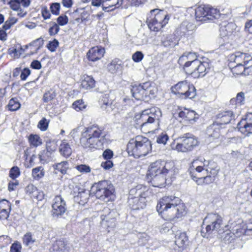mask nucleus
Returning a JSON list of instances; mask_svg holds the SVG:
<instances>
[{
    "instance_id": "nucleus-1",
    "label": "nucleus",
    "mask_w": 252,
    "mask_h": 252,
    "mask_svg": "<svg viewBox=\"0 0 252 252\" xmlns=\"http://www.w3.org/2000/svg\"><path fill=\"white\" fill-rule=\"evenodd\" d=\"M176 173L173 162L158 160L152 162L148 168V176L151 179L153 186L161 188L171 179Z\"/></svg>"
},
{
    "instance_id": "nucleus-2",
    "label": "nucleus",
    "mask_w": 252,
    "mask_h": 252,
    "mask_svg": "<svg viewBox=\"0 0 252 252\" xmlns=\"http://www.w3.org/2000/svg\"><path fill=\"white\" fill-rule=\"evenodd\" d=\"M107 142L103 129L97 125H92L84 128L80 138V146L87 151H94L102 149Z\"/></svg>"
},
{
    "instance_id": "nucleus-3",
    "label": "nucleus",
    "mask_w": 252,
    "mask_h": 252,
    "mask_svg": "<svg viewBox=\"0 0 252 252\" xmlns=\"http://www.w3.org/2000/svg\"><path fill=\"white\" fill-rule=\"evenodd\" d=\"M159 214H163L172 219L179 218L186 213V206L181 200L173 195L165 196L161 198L157 205Z\"/></svg>"
},
{
    "instance_id": "nucleus-4",
    "label": "nucleus",
    "mask_w": 252,
    "mask_h": 252,
    "mask_svg": "<svg viewBox=\"0 0 252 252\" xmlns=\"http://www.w3.org/2000/svg\"><path fill=\"white\" fill-rule=\"evenodd\" d=\"M161 112L159 108L153 107L143 110L141 113L135 115L134 119L137 127L140 128L145 133H149L154 130V123L158 121L161 117Z\"/></svg>"
},
{
    "instance_id": "nucleus-5",
    "label": "nucleus",
    "mask_w": 252,
    "mask_h": 252,
    "mask_svg": "<svg viewBox=\"0 0 252 252\" xmlns=\"http://www.w3.org/2000/svg\"><path fill=\"white\" fill-rule=\"evenodd\" d=\"M152 150L150 140L142 135H138L129 140L127 145L128 154L135 158L144 157Z\"/></svg>"
},
{
    "instance_id": "nucleus-6",
    "label": "nucleus",
    "mask_w": 252,
    "mask_h": 252,
    "mask_svg": "<svg viewBox=\"0 0 252 252\" xmlns=\"http://www.w3.org/2000/svg\"><path fill=\"white\" fill-rule=\"evenodd\" d=\"M150 193L148 188L141 185L131 189L129 192L128 205L133 210L143 208L146 205V198Z\"/></svg>"
},
{
    "instance_id": "nucleus-7",
    "label": "nucleus",
    "mask_w": 252,
    "mask_h": 252,
    "mask_svg": "<svg viewBox=\"0 0 252 252\" xmlns=\"http://www.w3.org/2000/svg\"><path fill=\"white\" fill-rule=\"evenodd\" d=\"M92 193L96 197L105 202L113 200L115 198V189L113 186L107 181H101L93 185Z\"/></svg>"
},
{
    "instance_id": "nucleus-8",
    "label": "nucleus",
    "mask_w": 252,
    "mask_h": 252,
    "mask_svg": "<svg viewBox=\"0 0 252 252\" xmlns=\"http://www.w3.org/2000/svg\"><path fill=\"white\" fill-rule=\"evenodd\" d=\"M169 17L163 11L155 9L150 11V16L147 19L149 28L158 32L168 22Z\"/></svg>"
},
{
    "instance_id": "nucleus-9",
    "label": "nucleus",
    "mask_w": 252,
    "mask_h": 252,
    "mask_svg": "<svg viewBox=\"0 0 252 252\" xmlns=\"http://www.w3.org/2000/svg\"><path fill=\"white\" fill-rule=\"evenodd\" d=\"M172 92L189 98H194L196 94L194 86L186 80L179 82L176 84L172 88Z\"/></svg>"
},
{
    "instance_id": "nucleus-10",
    "label": "nucleus",
    "mask_w": 252,
    "mask_h": 252,
    "mask_svg": "<svg viewBox=\"0 0 252 252\" xmlns=\"http://www.w3.org/2000/svg\"><path fill=\"white\" fill-rule=\"evenodd\" d=\"M205 164L198 159L193 160L189 168V173L193 180L197 179L198 180L207 173L209 168L205 167Z\"/></svg>"
},
{
    "instance_id": "nucleus-11",
    "label": "nucleus",
    "mask_w": 252,
    "mask_h": 252,
    "mask_svg": "<svg viewBox=\"0 0 252 252\" xmlns=\"http://www.w3.org/2000/svg\"><path fill=\"white\" fill-rule=\"evenodd\" d=\"M117 215V213L116 211L111 210L107 207L104 208L100 215L101 224L105 227L115 226Z\"/></svg>"
},
{
    "instance_id": "nucleus-12",
    "label": "nucleus",
    "mask_w": 252,
    "mask_h": 252,
    "mask_svg": "<svg viewBox=\"0 0 252 252\" xmlns=\"http://www.w3.org/2000/svg\"><path fill=\"white\" fill-rule=\"evenodd\" d=\"M188 241V238L186 233H179L176 235L175 240L171 242L168 247L174 252H182L184 250Z\"/></svg>"
},
{
    "instance_id": "nucleus-13",
    "label": "nucleus",
    "mask_w": 252,
    "mask_h": 252,
    "mask_svg": "<svg viewBox=\"0 0 252 252\" xmlns=\"http://www.w3.org/2000/svg\"><path fill=\"white\" fill-rule=\"evenodd\" d=\"M31 3L30 0H11L8 2L10 8L17 12L20 17H25L27 12L25 8L28 7Z\"/></svg>"
},
{
    "instance_id": "nucleus-14",
    "label": "nucleus",
    "mask_w": 252,
    "mask_h": 252,
    "mask_svg": "<svg viewBox=\"0 0 252 252\" xmlns=\"http://www.w3.org/2000/svg\"><path fill=\"white\" fill-rule=\"evenodd\" d=\"M52 207V215L54 217L62 216L66 210L65 202L60 195H57L53 199Z\"/></svg>"
},
{
    "instance_id": "nucleus-15",
    "label": "nucleus",
    "mask_w": 252,
    "mask_h": 252,
    "mask_svg": "<svg viewBox=\"0 0 252 252\" xmlns=\"http://www.w3.org/2000/svg\"><path fill=\"white\" fill-rule=\"evenodd\" d=\"M239 130L245 135L252 133V113H249L237 126Z\"/></svg>"
},
{
    "instance_id": "nucleus-16",
    "label": "nucleus",
    "mask_w": 252,
    "mask_h": 252,
    "mask_svg": "<svg viewBox=\"0 0 252 252\" xmlns=\"http://www.w3.org/2000/svg\"><path fill=\"white\" fill-rule=\"evenodd\" d=\"M104 52L103 48L95 46L89 50L87 57L89 61L94 62L100 60L103 56Z\"/></svg>"
},
{
    "instance_id": "nucleus-17",
    "label": "nucleus",
    "mask_w": 252,
    "mask_h": 252,
    "mask_svg": "<svg viewBox=\"0 0 252 252\" xmlns=\"http://www.w3.org/2000/svg\"><path fill=\"white\" fill-rule=\"evenodd\" d=\"M234 62L237 64L242 65L244 66L252 61V57L248 54L240 52H236L234 55Z\"/></svg>"
},
{
    "instance_id": "nucleus-18",
    "label": "nucleus",
    "mask_w": 252,
    "mask_h": 252,
    "mask_svg": "<svg viewBox=\"0 0 252 252\" xmlns=\"http://www.w3.org/2000/svg\"><path fill=\"white\" fill-rule=\"evenodd\" d=\"M196 63V68L195 71L193 72V77L198 78L204 76L205 72L209 69V63L207 62H201L198 60V62Z\"/></svg>"
},
{
    "instance_id": "nucleus-19",
    "label": "nucleus",
    "mask_w": 252,
    "mask_h": 252,
    "mask_svg": "<svg viewBox=\"0 0 252 252\" xmlns=\"http://www.w3.org/2000/svg\"><path fill=\"white\" fill-rule=\"evenodd\" d=\"M222 222L221 217L218 214L212 213L208 214L204 219L203 224H211V222L216 223L213 226L214 228H220Z\"/></svg>"
},
{
    "instance_id": "nucleus-20",
    "label": "nucleus",
    "mask_w": 252,
    "mask_h": 252,
    "mask_svg": "<svg viewBox=\"0 0 252 252\" xmlns=\"http://www.w3.org/2000/svg\"><path fill=\"white\" fill-rule=\"evenodd\" d=\"M178 116L185 121H194L197 118V114L194 111L184 108L179 109Z\"/></svg>"
},
{
    "instance_id": "nucleus-21",
    "label": "nucleus",
    "mask_w": 252,
    "mask_h": 252,
    "mask_svg": "<svg viewBox=\"0 0 252 252\" xmlns=\"http://www.w3.org/2000/svg\"><path fill=\"white\" fill-rule=\"evenodd\" d=\"M11 210V205L10 202L5 199L0 201V219L6 220L9 217Z\"/></svg>"
},
{
    "instance_id": "nucleus-22",
    "label": "nucleus",
    "mask_w": 252,
    "mask_h": 252,
    "mask_svg": "<svg viewBox=\"0 0 252 252\" xmlns=\"http://www.w3.org/2000/svg\"><path fill=\"white\" fill-rule=\"evenodd\" d=\"M197 56L194 53L187 52L185 53L182 56H181L178 60V63L180 65H183V67L186 66V64L190 63L191 62L195 60Z\"/></svg>"
},
{
    "instance_id": "nucleus-23",
    "label": "nucleus",
    "mask_w": 252,
    "mask_h": 252,
    "mask_svg": "<svg viewBox=\"0 0 252 252\" xmlns=\"http://www.w3.org/2000/svg\"><path fill=\"white\" fill-rule=\"evenodd\" d=\"M132 96L137 100H141L146 96L145 89L143 87V84L138 86H133L131 90Z\"/></svg>"
},
{
    "instance_id": "nucleus-24",
    "label": "nucleus",
    "mask_w": 252,
    "mask_h": 252,
    "mask_svg": "<svg viewBox=\"0 0 252 252\" xmlns=\"http://www.w3.org/2000/svg\"><path fill=\"white\" fill-rule=\"evenodd\" d=\"M234 118V115L231 111H224L218 116V122L220 125L228 124Z\"/></svg>"
},
{
    "instance_id": "nucleus-25",
    "label": "nucleus",
    "mask_w": 252,
    "mask_h": 252,
    "mask_svg": "<svg viewBox=\"0 0 252 252\" xmlns=\"http://www.w3.org/2000/svg\"><path fill=\"white\" fill-rule=\"evenodd\" d=\"M218 174V170L216 169H211L208 170L207 173H206L205 176H202V178H200L198 180H196L198 182L200 181V183H204L206 184L212 183L215 180V177Z\"/></svg>"
},
{
    "instance_id": "nucleus-26",
    "label": "nucleus",
    "mask_w": 252,
    "mask_h": 252,
    "mask_svg": "<svg viewBox=\"0 0 252 252\" xmlns=\"http://www.w3.org/2000/svg\"><path fill=\"white\" fill-rule=\"evenodd\" d=\"M207 6H200L195 9V18L199 21H206L208 20Z\"/></svg>"
},
{
    "instance_id": "nucleus-27",
    "label": "nucleus",
    "mask_w": 252,
    "mask_h": 252,
    "mask_svg": "<svg viewBox=\"0 0 252 252\" xmlns=\"http://www.w3.org/2000/svg\"><path fill=\"white\" fill-rule=\"evenodd\" d=\"M122 68V62L117 59L113 60L107 65L108 71L113 74L121 71Z\"/></svg>"
},
{
    "instance_id": "nucleus-28",
    "label": "nucleus",
    "mask_w": 252,
    "mask_h": 252,
    "mask_svg": "<svg viewBox=\"0 0 252 252\" xmlns=\"http://www.w3.org/2000/svg\"><path fill=\"white\" fill-rule=\"evenodd\" d=\"M53 250L54 252H68V247L67 244L63 240H59L53 245Z\"/></svg>"
},
{
    "instance_id": "nucleus-29",
    "label": "nucleus",
    "mask_w": 252,
    "mask_h": 252,
    "mask_svg": "<svg viewBox=\"0 0 252 252\" xmlns=\"http://www.w3.org/2000/svg\"><path fill=\"white\" fill-rule=\"evenodd\" d=\"M95 81L94 78L88 75H84L81 82V85L86 90H90L95 87Z\"/></svg>"
},
{
    "instance_id": "nucleus-30",
    "label": "nucleus",
    "mask_w": 252,
    "mask_h": 252,
    "mask_svg": "<svg viewBox=\"0 0 252 252\" xmlns=\"http://www.w3.org/2000/svg\"><path fill=\"white\" fill-rule=\"evenodd\" d=\"M60 152L65 157H68L71 154L72 149L66 140H63L60 144Z\"/></svg>"
},
{
    "instance_id": "nucleus-31",
    "label": "nucleus",
    "mask_w": 252,
    "mask_h": 252,
    "mask_svg": "<svg viewBox=\"0 0 252 252\" xmlns=\"http://www.w3.org/2000/svg\"><path fill=\"white\" fill-rule=\"evenodd\" d=\"M143 87L145 89L146 96L149 95L154 96L158 92V89L155 84L150 82L143 83Z\"/></svg>"
},
{
    "instance_id": "nucleus-32",
    "label": "nucleus",
    "mask_w": 252,
    "mask_h": 252,
    "mask_svg": "<svg viewBox=\"0 0 252 252\" xmlns=\"http://www.w3.org/2000/svg\"><path fill=\"white\" fill-rule=\"evenodd\" d=\"M243 233L244 231L242 229L237 228L233 230V232L227 233L224 237V240L231 243L235 238L240 237Z\"/></svg>"
},
{
    "instance_id": "nucleus-33",
    "label": "nucleus",
    "mask_w": 252,
    "mask_h": 252,
    "mask_svg": "<svg viewBox=\"0 0 252 252\" xmlns=\"http://www.w3.org/2000/svg\"><path fill=\"white\" fill-rule=\"evenodd\" d=\"M89 198V194L87 192L82 190L79 191L77 195H74V199L80 205H84L87 202Z\"/></svg>"
},
{
    "instance_id": "nucleus-34",
    "label": "nucleus",
    "mask_w": 252,
    "mask_h": 252,
    "mask_svg": "<svg viewBox=\"0 0 252 252\" xmlns=\"http://www.w3.org/2000/svg\"><path fill=\"white\" fill-rule=\"evenodd\" d=\"M184 144L187 147L189 151L191 150L198 144V141L194 136L184 137Z\"/></svg>"
},
{
    "instance_id": "nucleus-35",
    "label": "nucleus",
    "mask_w": 252,
    "mask_h": 252,
    "mask_svg": "<svg viewBox=\"0 0 252 252\" xmlns=\"http://www.w3.org/2000/svg\"><path fill=\"white\" fill-rule=\"evenodd\" d=\"M24 52L22 46L20 45H15L8 49V53L15 58H19Z\"/></svg>"
},
{
    "instance_id": "nucleus-36",
    "label": "nucleus",
    "mask_w": 252,
    "mask_h": 252,
    "mask_svg": "<svg viewBox=\"0 0 252 252\" xmlns=\"http://www.w3.org/2000/svg\"><path fill=\"white\" fill-rule=\"evenodd\" d=\"M53 167L56 171L65 174L69 169V164L67 161H63L53 165Z\"/></svg>"
},
{
    "instance_id": "nucleus-37",
    "label": "nucleus",
    "mask_w": 252,
    "mask_h": 252,
    "mask_svg": "<svg viewBox=\"0 0 252 252\" xmlns=\"http://www.w3.org/2000/svg\"><path fill=\"white\" fill-rule=\"evenodd\" d=\"M234 26L233 23H228L226 26H221L220 29V35L225 37L231 34L232 31L231 28Z\"/></svg>"
},
{
    "instance_id": "nucleus-38",
    "label": "nucleus",
    "mask_w": 252,
    "mask_h": 252,
    "mask_svg": "<svg viewBox=\"0 0 252 252\" xmlns=\"http://www.w3.org/2000/svg\"><path fill=\"white\" fill-rule=\"evenodd\" d=\"M207 17L208 20H213L214 19H217L220 17V13L219 10L217 8L210 7L207 6Z\"/></svg>"
},
{
    "instance_id": "nucleus-39",
    "label": "nucleus",
    "mask_w": 252,
    "mask_h": 252,
    "mask_svg": "<svg viewBox=\"0 0 252 252\" xmlns=\"http://www.w3.org/2000/svg\"><path fill=\"white\" fill-rule=\"evenodd\" d=\"M44 176V169L42 166L35 167L32 170V176L35 180H38Z\"/></svg>"
},
{
    "instance_id": "nucleus-40",
    "label": "nucleus",
    "mask_w": 252,
    "mask_h": 252,
    "mask_svg": "<svg viewBox=\"0 0 252 252\" xmlns=\"http://www.w3.org/2000/svg\"><path fill=\"white\" fill-rule=\"evenodd\" d=\"M43 40L41 38H39L33 41L29 44V46L34 47L32 50L33 52L31 54L36 53L38 50L43 46Z\"/></svg>"
},
{
    "instance_id": "nucleus-41",
    "label": "nucleus",
    "mask_w": 252,
    "mask_h": 252,
    "mask_svg": "<svg viewBox=\"0 0 252 252\" xmlns=\"http://www.w3.org/2000/svg\"><path fill=\"white\" fill-rule=\"evenodd\" d=\"M29 141L31 145L37 147L42 144V139L37 134H31L29 137Z\"/></svg>"
},
{
    "instance_id": "nucleus-42",
    "label": "nucleus",
    "mask_w": 252,
    "mask_h": 252,
    "mask_svg": "<svg viewBox=\"0 0 252 252\" xmlns=\"http://www.w3.org/2000/svg\"><path fill=\"white\" fill-rule=\"evenodd\" d=\"M198 62V60L196 59L195 60L191 62L190 63H188L186 64V66L184 67V69L186 72L187 73L192 75L193 77V72L195 71L196 65L195 63Z\"/></svg>"
},
{
    "instance_id": "nucleus-43",
    "label": "nucleus",
    "mask_w": 252,
    "mask_h": 252,
    "mask_svg": "<svg viewBox=\"0 0 252 252\" xmlns=\"http://www.w3.org/2000/svg\"><path fill=\"white\" fill-rule=\"evenodd\" d=\"M35 238L32 236V233L30 232H28L26 233L23 236V244L26 246H29L32 245L35 242Z\"/></svg>"
},
{
    "instance_id": "nucleus-44",
    "label": "nucleus",
    "mask_w": 252,
    "mask_h": 252,
    "mask_svg": "<svg viewBox=\"0 0 252 252\" xmlns=\"http://www.w3.org/2000/svg\"><path fill=\"white\" fill-rule=\"evenodd\" d=\"M207 134L213 138H218L220 136V129L215 125L210 126L207 129Z\"/></svg>"
},
{
    "instance_id": "nucleus-45",
    "label": "nucleus",
    "mask_w": 252,
    "mask_h": 252,
    "mask_svg": "<svg viewBox=\"0 0 252 252\" xmlns=\"http://www.w3.org/2000/svg\"><path fill=\"white\" fill-rule=\"evenodd\" d=\"M20 104L17 98H12L9 100L8 108L10 111H14L19 109L20 107Z\"/></svg>"
},
{
    "instance_id": "nucleus-46",
    "label": "nucleus",
    "mask_w": 252,
    "mask_h": 252,
    "mask_svg": "<svg viewBox=\"0 0 252 252\" xmlns=\"http://www.w3.org/2000/svg\"><path fill=\"white\" fill-rule=\"evenodd\" d=\"M86 105L81 99L76 100L72 104V107L77 111L83 110L86 108Z\"/></svg>"
},
{
    "instance_id": "nucleus-47",
    "label": "nucleus",
    "mask_w": 252,
    "mask_h": 252,
    "mask_svg": "<svg viewBox=\"0 0 252 252\" xmlns=\"http://www.w3.org/2000/svg\"><path fill=\"white\" fill-rule=\"evenodd\" d=\"M162 43L164 46L169 47L174 46V43H173V40L172 36L171 35H166L162 37Z\"/></svg>"
},
{
    "instance_id": "nucleus-48",
    "label": "nucleus",
    "mask_w": 252,
    "mask_h": 252,
    "mask_svg": "<svg viewBox=\"0 0 252 252\" xmlns=\"http://www.w3.org/2000/svg\"><path fill=\"white\" fill-rule=\"evenodd\" d=\"M172 148L178 152H186L189 151L187 147L184 144V141L182 139L180 142L177 143L175 147L172 146Z\"/></svg>"
},
{
    "instance_id": "nucleus-49",
    "label": "nucleus",
    "mask_w": 252,
    "mask_h": 252,
    "mask_svg": "<svg viewBox=\"0 0 252 252\" xmlns=\"http://www.w3.org/2000/svg\"><path fill=\"white\" fill-rule=\"evenodd\" d=\"M17 21V19L13 17H10L7 20L5 21L4 23L3 28L5 30H7L9 29L12 25H13L14 24H15Z\"/></svg>"
},
{
    "instance_id": "nucleus-50",
    "label": "nucleus",
    "mask_w": 252,
    "mask_h": 252,
    "mask_svg": "<svg viewBox=\"0 0 252 252\" xmlns=\"http://www.w3.org/2000/svg\"><path fill=\"white\" fill-rule=\"evenodd\" d=\"M55 96L56 94L53 91H48L44 94L43 100L44 102H48L52 100Z\"/></svg>"
},
{
    "instance_id": "nucleus-51",
    "label": "nucleus",
    "mask_w": 252,
    "mask_h": 252,
    "mask_svg": "<svg viewBox=\"0 0 252 252\" xmlns=\"http://www.w3.org/2000/svg\"><path fill=\"white\" fill-rule=\"evenodd\" d=\"M48 122L45 118H43L37 125V127L42 131H45L48 126Z\"/></svg>"
},
{
    "instance_id": "nucleus-52",
    "label": "nucleus",
    "mask_w": 252,
    "mask_h": 252,
    "mask_svg": "<svg viewBox=\"0 0 252 252\" xmlns=\"http://www.w3.org/2000/svg\"><path fill=\"white\" fill-rule=\"evenodd\" d=\"M241 70L244 71V75H252V61H250L248 65L240 66Z\"/></svg>"
},
{
    "instance_id": "nucleus-53",
    "label": "nucleus",
    "mask_w": 252,
    "mask_h": 252,
    "mask_svg": "<svg viewBox=\"0 0 252 252\" xmlns=\"http://www.w3.org/2000/svg\"><path fill=\"white\" fill-rule=\"evenodd\" d=\"M20 174V169L17 166L13 167L9 171V176L13 180L19 176Z\"/></svg>"
},
{
    "instance_id": "nucleus-54",
    "label": "nucleus",
    "mask_w": 252,
    "mask_h": 252,
    "mask_svg": "<svg viewBox=\"0 0 252 252\" xmlns=\"http://www.w3.org/2000/svg\"><path fill=\"white\" fill-rule=\"evenodd\" d=\"M120 0H103V2H106V5H109L111 8H115L116 6H120L121 3H119Z\"/></svg>"
},
{
    "instance_id": "nucleus-55",
    "label": "nucleus",
    "mask_w": 252,
    "mask_h": 252,
    "mask_svg": "<svg viewBox=\"0 0 252 252\" xmlns=\"http://www.w3.org/2000/svg\"><path fill=\"white\" fill-rule=\"evenodd\" d=\"M168 139V136L165 133H161L157 138V141L158 143L165 144Z\"/></svg>"
},
{
    "instance_id": "nucleus-56",
    "label": "nucleus",
    "mask_w": 252,
    "mask_h": 252,
    "mask_svg": "<svg viewBox=\"0 0 252 252\" xmlns=\"http://www.w3.org/2000/svg\"><path fill=\"white\" fill-rule=\"evenodd\" d=\"M50 9L53 14L58 15L60 9V4L58 2L52 3L50 5Z\"/></svg>"
},
{
    "instance_id": "nucleus-57",
    "label": "nucleus",
    "mask_w": 252,
    "mask_h": 252,
    "mask_svg": "<svg viewBox=\"0 0 252 252\" xmlns=\"http://www.w3.org/2000/svg\"><path fill=\"white\" fill-rule=\"evenodd\" d=\"M172 227V224L169 222H166L163 224L160 227L159 231L161 233H165L170 230Z\"/></svg>"
},
{
    "instance_id": "nucleus-58",
    "label": "nucleus",
    "mask_w": 252,
    "mask_h": 252,
    "mask_svg": "<svg viewBox=\"0 0 252 252\" xmlns=\"http://www.w3.org/2000/svg\"><path fill=\"white\" fill-rule=\"evenodd\" d=\"M37 189V188L32 184L28 185L25 189L26 193L30 195L31 197H32Z\"/></svg>"
},
{
    "instance_id": "nucleus-59",
    "label": "nucleus",
    "mask_w": 252,
    "mask_h": 252,
    "mask_svg": "<svg viewBox=\"0 0 252 252\" xmlns=\"http://www.w3.org/2000/svg\"><path fill=\"white\" fill-rule=\"evenodd\" d=\"M58 24L60 26H64L66 25L68 21V17L65 15H61L57 18Z\"/></svg>"
},
{
    "instance_id": "nucleus-60",
    "label": "nucleus",
    "mask_w": 252,
    "mask_h": 252,
    "mask_svg": "<svg viewBox=\"0 0 252 252\" xmlns=\"http://www.w3.org/2000/svg\"><path fill=\"white\" fill-rule=\"evenodd\" d=\"M144 55L140 51L136 52L132 57L133 60L135 62H140L143 58Z\"/></svg>"
},
{
    "instance_id": "nucleus-61",
    "label": "nucleus",
    "mask_w": 252,
    "mask_h": 252,
    "mask_svg": "<svg viewBox=\"0 0 252 252\" xmlns=\"http://www.w3.org/2000/svg\"><path fill=\"white\" fill-rule=\"evenodd\" d=\"M59 45V42L58 40L55 39L52 41H51L47 45L48 49L51 51V52H54L57 47Z\"/></svg>"
},
{
    "instance_id": "nucleus-62",
    "label": "nucleus",
    "mask_w": 252,
    "mask_h": 252,
    "mask_svg": "<svg viewBox=\"0 0 252 252\" xmlns=\"http://www.w3.org/2000/svg\"><path fill=\"white\" fill-rule=\"evenodd\" d=\"M76 169L82 173H89L91 172V168L86 165L81 164L76 167Z\"/></svg>"
},
{
    "instance_id": "nucleus-63",
    "label": "nucleus",
    "mask_w": 252,
    "mask_h": 252,
    "mask_svg": "<svg viewBox=\"0 0 252 252\" xmlns=\"http://www.w3.org/2000/svg\"><path fill=\"white\" fill-rule=\"evenodd\" d=\"M31 74V70L28 68H25L22 70L20 78L21 80L25 81L27 79V77Z\"/></svg>"
},
{
    "instance_id": "nucleus-64",
    "label": "nucleus",
    "mask_w": 252,
    "mask_h": 252,
    "mask_svg": "<svg viewBox=\"0 0 252 252\" xmlns=\"http://www.w3.org/2000/svg\"><path fill=\"white\" fill-rule=\"evenodd\" d=\"M32 197L36 198L39 201H41L44 199V193L42 191L37 189L32 196Z\"/></svg>"
}]
</instances>
